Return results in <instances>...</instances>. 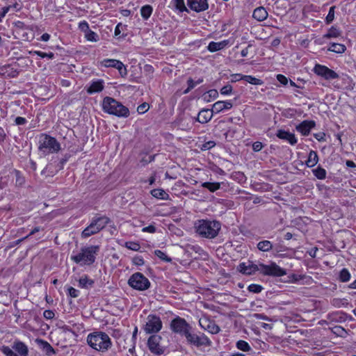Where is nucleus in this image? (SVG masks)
Segmentation results:
<instances>
[{"label":"nucleus","mask_w":356,"mask_h":356,"mask_svg":"<svg viewBox=\"0 0 356 356\" xmlns=\"http://www.w3.org/2000/svg\"><path fill=\"white\" fill-rule=\"evenodd\" d=\"M263 148V144L261 142L257 141L252 144V149L254 152H259Z\"/></svg>","instance_id":"nucleus-59"},{"label":"nucleus","mask_w":356,"mask_h":356,"mask_svg":"<svg viewBox=\"0 0 356 356\" xmlns=\"http://www.w3.org/2000/svg\"><path fill=\"white\" fill-rule=\"evenodd\" d=\"M261 273L264 275L282 277L286 275L285 269L282 268L275 262H272L270 265L260 264Z\"/></svg>","instance_id":"nucleus-9"},{"label":"nucleus","mask_w":356,"mask_h":356,"mask_svg":"<svg viewBox=\"0 0 356 356\" xmlns=\"http://www.w3.org/2000/svg\"><path fill=\"white\" fill-rule=\"evenodd\" d=\"M94 283V280L89 279L87 275H84L83 277H81L79 280V286L84 289L92 287Z\"/></svg>","instance_id":"nucleus-30"},{"label":"nucleus","mask_w":356,"mask_h":356,"mask_svg":"<svg viewBox=\"0 0 356 356\" xmlns=\"http://www.w3.org/2000/svg\"><path fill=\"white\" fill-rule=\"evenodd\" d=\"M37 342L47 355L50 356L56 353L54 348L47 341L42 339H38Z\"/></svg>","instance_id":"nucleus-25"},{"label":"nucleus","mask_w":356,"mask_h":356,"mask_svg":"<svg viewBox=\"0 0 356 356\" xmlns=\"http://www.w3.org/2000/svg\"><path fill=\"white\" fill-rule=\"evenodd\" d=\"M333 332L340 337H343L347 334L346 330L341 326H335L333 328Z\"/></svg>","instance_id":"nucleus-50"},{"label":"nucleus","mask_w":356,"mask_h":356,"mask_svg":"<svg viewBox=\"0 0 356 356\" xmlns=\"http://www.w3.org/2000/svg\"><path fill=\"white\" fill-rule=\"evenodd\" d=\"M315 127L314 121L304 120L296 127L298 131L300 132L302 136H308L311 129Z\"/></svg>","instance_id":"nucleus-15"},{"label":"nucleus","mask_w":356,"mask_h":356,"mask_svg":"<svg viewBox=\"0 0 356 356\" xmlns=\"http://www.w3.org/2000/svg\"><path fill=\"white\" fill-rule=\"evenodd\" d=\"M188 7L197 13L204 11L208 9L207 0H188Z\"/></svg>","instance_id":"nucleus-14"},{"label":"nucleus","mask_w":356,"mask_h":356,"mask_svg":"<svg viewBox=\"0 0 356 356\" xmlns=\"http://www.w3.org/2000/svg\"><path fill=\"white\" fill-rule=\"evenodd\" d=\"M277 137L280 139L287 140L291 145H294L297 143V139L295 134L289 131L279 129L276 134Z\"/></svg>","instance_id":"nucleus-19"},{"label":"nucleus","mask_w":356,"mask_h":356,"mask_svg":"<svg viewBox=\"0 0 356 356\" xmlns=\"http://www.w3.org/2000/svg\"><path fill=\"white\" fill-rule=\"evenodd\" d=\"M15 122L17 125H23V124H26V120L22 117H17L15 118Z\"/></svg>","instance_id":"nucleus-64"},{"label":"nucleus","mask_w":356,"mask_h":356,"mask_svg":"<svg viewBox=\"0 0 356 356\" xmlns=\"http://www.w3.org/2000/svg\"><path fill=\"white\" fill-rule=\"evenodd\" d=\"M102 108L105 113L118 116L119 118H127L129 115V110L113 97H106L102 102Z\"/></svg>","instance_id":"nucleus-3"},{"label":"nucleus","mask_w":356,"mask_h":356,"mask_svg":"<svg viewBox=\"0 0 356 356\" xmlns=\"http://www.w3.org/2000/svg\"><path fill=\"white\" fill-rule=\"evenodd\" d=\"M257 248L262 252H268L273 248V245L270 241L264 240L257 243Z\"/></svg>","instance_id":"nucleus-31"},{"label":"nucleus","mask_w":356,"mask_h":356,"mask_svg":"<svg viewBox=\"0 0 356 356\" xmlns=\"http://www.w3.org/2000/svg\"><path fill=\"white\" fill-rule=\"evenodd\" d=\"M151 194L153 197L157 199L168 200L169 198L168 194L161 188H155L152 190Z\"/></svg>","instance_id":"nucleus-29"},{"label":"nucleus","mask_w":356,"mask_h":356,"mask_svg":"<svg viewBox=\"0 0 356 356\" xmlns=\"http://www.w3.org/2000/svg\"><path fill=\"white\" fill-rule=\"evenodd\" d=\"M228 44L227 40H223L221 42H211L208 45V50L211 52H215L222 49Z\"/></svg>","instance_id":"nucleus-26"},{"label":"nucleus","mask_w":356,"mask_h":356,"mask_svg":"<svg viewBox=\"0 0 356 356\" xmlns=\"http://www.w3.org/2000/svg\"><path fill=\"white\" fill-rule=\"evenodd\" d=\"M19 71L10 65L0 67V75L6 77H16L19 74Z\"/></svg>","instance_id":"nucleus-18"},{"label":"nucleus","mask_w":356,"mask_h":356,"mask_svg":"<svg viewBox=\"0 0 356 356\" xmlns=\"http://www.w3.org/2000/svg\"><path fill=\"white\" fill-rule=\"evenodd\" d=\"M203 188H207L210 192H215L220 188L218 182H204L201 185Z\"/></svg>","instance_id":"nucleus-34"},{"label":"nucleus","mask_w":356,"mask_h":356,"mask_svg":"<svg viewBox=\"0 0 356 356\" xmlns=\"http://www.w3.org/2000/svg\"><path fill=\"white\" fill-rule=\"evenodd\" d=\"M194 228L200 237L213 239L221 229V223L216 220L201 219L195 222Z\"/></svg>","instance_id":"nucleus-1"},{"label":"nucleus","mask_w":356,"mask_h":356,"mask_svg":"<svg viewBox=\"0 0 356 356\" xmlns=\"http://www.w3.org/2000/svg\"><path fill=\"white\" fill-rule=\"evenodd\" d=\"M161 318L155 314H149L147 317L144 330L147 334L157 333L162 329Z\"/></svg>","instance_id":"nucleus-7"},{"label":"nucleus","mask_w":356,"mask_h":356,"mask_svg":"<svg viewBox=\"0 0 356 356\" xmlns=\"http://www.w3.org/2000/svg\"><path fill=\"white\" fill-rule=\"evenodd\" d=\"M313 173L314 176L318 179H324L326 177V170L321 166H318L316 169H314Z\"/></svg>","instance_id":"nucleus-39"},{"label":"nucleus","mask_w":356,"mask_h":356,"mask_svg":"<svg viewBox=\"0 0 356 356\" xmlns=\"http://www.w3.org/2000/svg\"><path fill=\"white\" fill-rule=\"evenodd\" d=\"M241 79L252 85L263 84V81L250 75H244L243 76H241Z\"/></svg>","instance_id":"nucleus-35"},{"label":"nucleus","mask_w":356,"mask_h":356,"mask_svg":"<svg viewBox=\"0 0 356 356\" xmlns=\"http://www.w3.org/2000/svg\"><path fill=\"white\" fill-rule=\"evenodd\" d=\"M10 6H5L2 8V11L0 13V22L2 21V19L5 17L6 13L10 10Z\"/></svg>","instance_id":"nucleus-63"},{"label":"nucleus","mask_w":356,"mask_h":356,"mask_svg":"<svg viewBox=\"0 0 356 356\" xmlns=\"http://www.w3.org/2000/svg\"><path fill=\"white\" fill-rule=\"evenodd\" d=\"M335 6H333L332 7L330 8V10H329V12H328V14L325 18V23L327 24H330L334 19V10H335Z\"/></svg>","instance_id":"nucleus-47"},{"label":"nucleus","mask_w":356,"mask_h":356,"mask_svg":"<svg viewBox=\"0 0 356 356\" xmlns=\"http://www.w3.org/2000/svg\"><path fill=\"white\" fill-rule=\"evenodd\" d=\"M104 88V81L99 79L91 83L90 86L87 89V92L89 94L99 92L103 90Z\"/></svg>","instance_id":"nucleus-22"},{"label":"nucleus","mask_w":356,"mask_h":356,"mask_svg":"<svg viewBox=\"0 0 356 356\" xmlns=\"http://www.w3.org/2000/svg\"><path fill=\"white\" fill-rule=\"evenodd\" d=\"M233 106L231 101H218L213 104L212 111L219 113L223 110H229Z\"/></svg>","instance_id":"nucleus-21"},{"label":"nucleus","mask_w":356,"mask_h":356,"mask_svg":"<svg viewBox=\"0 0 356 356\" xmlns=\"http://www.w3.org/2000/svg\"><path fill=\"white\" fill-rule=\"evenodd\" d=\"M149 106L147 103H143L138 106L137 111L139 113H145L149 109Z\"/></svg>","instance_id":"nucleus-54"},{"label":"nucleus","mask_w":356,"mask_h":356,"mask_svg":"<svg viewBox=\"0 0 356 356\" xmlns=\"http://www.w3.org/2000/svg\"><path fill=\"white\" fill-rule=\"evenodd\" d=\"M170 329L173 332L184 336L188 330H192V327L184 318L177 316L172 320Z\"/></svg>","instance_id":"nucleus-10"},{"label":"nucleus","mask_w":356,"mask_h":356,"mask_svg":"<svg viewBox=\"0 0 356 356\" xmlns=\"http://www.w3.org/2000/svg\"><path fill=\"white\" fill-rule=\"evenodd\" d=\"M268 12L265 8L260 6L255 8L253 11L252 17L258 22H262L268 17Z\"/></svg>","instance_id":"nucleus-23"},{"label":"nucleus","mask_w":356,"mask_h":356,"mask_svg":"<svg viewBox=\"0 0 356 356\" xmlns=\"http://www.w3.org/2000/svg\"><path fill=\"white\" fill-rule=\"evenodd\" d=\"M142 231L143 232H149V233H155L156 232V227L152 225H150L147 227H145L142 229Z\"/></svg>","instance_id":"nucleus-62"},{"label":"nucleus","mask_w":356,"mask_h":356,"mask_svg":"<svg viewBox=\"0 0 356 356\" xmlns=\"http://www.w3.org/2000/svg\"><path fill=\"white\" fill-rule=\"evenodd\" d=\"M85 37L88 41L97 42L99 40V35L90 29L85 33Z\"/></svg>","instance_id":"nucleus-43"},{"label":"nucleus","mask_w":356,"mask_h":356,"mask_svg":"<svg viewBox=\"0 0 356 356\" xmlns=\"http://www.w3.org/2000/svg\"><path fill=\"white\" fill-rule=\"evenodd\" d=\"M162 337L158 334L150 336L147 340V346L151 353L161 355L164 353L165 349L160 345Z\"/></svg>","instance_id":"nucleus-11"},{"label":"nucleus","mask_w":356,"mask_h":356,"mask_svg":"<svg viewBox=\"0 0 356 356\" xmlns=\"http://www.w3.org/2000/svg\"><path fill=\"white\" fill-rule=\"evenodd\" d=\"M68 293H69V295L72 297V298H77L79 295V291L73 288L72 286H70L68 287Z\"/></svg>","instance_id":"nucleus-57"},{"label":"nucleus","mask_w":356,"mask_h":356,"mask_svg":"<svg viewBox=\"0 0 356 356\" xmlns=\"http://www.w3.org/2000/svg\"><path fill=\"white\" fill-rule=\"evenodd\" d=\"M350 279V274L348 269L343 268L339 273V280L342 282H348Z\"/></svg>","instance_id":"nucleus-40"},{"label":"nucleus","mask_w":356,"mask_h":356,"mask_svg":"<svg viewBox=\"0 0 356 356\" xmlns=\"http://www.w3.org/2000/svg\"><path fill=\"white\" fill-rule=\"evenodd\" d=\"M99 232V228H98L93 220H92L90 224L82 232L81 236L83 238H88L95 234L98 233Z\"/></svg>","instance_id":"nucleus-24"},{"label":"nucleus","mask_w":356,"mask_h":356,"mask_svg":"<svg viewBox=\"0 0 356 356\" xmlns=\"http://www.w3.org/2000/svg\"><path fill=\"white\" fill-rule=\"evenodd\" d=\"M154 254L158 257L160 259H161L162 261H164L165 262H171L172 261V259L170 257H169L168 256H167L165 254V253H164L163 251L160 250H156L154 251Z\"/></svg>","instance_id":"nucleus-45"},{"label":"nucleus","mask_w":356,"mask_h":356,"mask_svg":"<svg viewBox=\"0 0 356 356\" xmlns=\"http://www.w3.org/2000/svg\"><path fill=\"white\" fill-rule=\"evenodd\" d=\"M200 324L202 327L213 334L218 333L220 330L219 326L216 325L213 321L203 320L200 321Z\"/></svg>","instance_id":"nucleus-16"},{"label":"nucleus","mask_w":356,"mask_h":356,"mask_svg":"<svg viewBox=\"0 0 356 356\" xmlns=\"http://www.w3.org/2000/svg\"><path fill=\"white\" fill-rule=\"evenodd\" d=\"M34 54L38 55V56L41 57V58H49L50 59H52L54 58V53L52 52H49V53H45V52H42V51H34Z\"/></svg>","instance_id":"nucleus-51"},{"label":"nucleus","mask_w":356,"mask_h":356,"mask_svg":"<svg viewBox=\"0 0 356 356\" xmlns=\"http://www.w3.org/2000/svg\"><path fill=\"white\" fill-rule=\"evenodd\" d=\"M38 149L44 154L56 153L60 149V145L55 138L42 134L40 136Z\"/></svg>","instance_id":"nucleus-5"},{"label":"nucleus","mask_w":356,"mask_h":356,"mask_svg":"<svg viewBox=\"0 0 356 356\" xmlns=\"http://www.w3.org/2000/svg\"><path fill=\"white\" fill-rule=\"evenodd\" d=\"M328 50L337 54H342L346 50L344 44L339 43H331Z\"/></svg>","instance_id":"nucleus-32"},{"label":"nucleus","mask_w":356,"mask_h":356,"mask_svg":"<svg viewBox=\"0 0 356 356\" xmlns=\"http://www.w3.org/2000/svg\"><path fill=\"white\" fill-rule=\"evenodd\" d=\"M232 86L229 84L223 86L220 89V93L222 95H227L232 94Z\"/></svg>","instance_id":"nucleus-53"},{"label":"nucleus","mask_w":356,"mask_h":356,"mask_svg":"<svg viewBox=\"0 0 356 356\" xmlns=\"http://www.w3.org/2000/svg\"><path fill=\"white\" fill-rule=\"evenodd\" d=\"M125 247L134 251H138L140 248V245L135 242H127Z\"/></svg>","instance_id":"nucleus-52"},{"label":"nucleus","mask_w":356,"mask_h":356,"mask_svg":"<svg viewBox=\"0 0 356 356\" xmlns=\"http://www.w3.org/2000/svg\"><path fill=\"white\" fill-rule=\"evenodd\" d=\"M129 285L138 291H145L150 287L149 280L140 273H134L128 280Z\"/></svg>","instance_id":"nucleus-6"},{"label":"nucleus","mask_w":356,"mask_h":356,"mask_svg":"<svg viewBox=\"0 0 356 356\" xmlns=\"http://www.w3.org/2000/svg\"><path fill=\"white\" fill-rule=\"evenodd\" d=\"M172 2L175 8L179 12H188V8L185 6L184 0H172Z\"/></svg>","instance_id":"nucleus-36"},{"label":"nucleus","mask_w":356,"mask_h":356,"mask_svg":"<svg viewBox=\"0 0 356 356\" xmlns=\"http://www.w3.org/2000/svg\"><path fill=\"white\" fill-rule=\"evenodd\" d=\"M152 7L149 5H145L140 9L141 16L144 19H147L152 13Z\"/></svg>","instance_id":"nucleus-37"},{"label":"nucleus","mask_w":356,"mask_h":356,"mask_svg":"<svg viewBox=\"0 0 356 356\" xmlns=\"http://www.w3.org/2000/svg\"><path fill=\"white\" fill-rule=\"evenodd\" d=\"M236 347L242 351H248L251 349L248 342L243 340H239L236 342Z\"/></svg>","instance_id":"nucleus-44"},{"label":"nucleus","mask_w":356,"mask_h":356,"mask_svg":"<svg viewBox=\"0 0 356 356\" xmlns=\"http://www.w3.org/2000/svg\"><path fill=\"white\" fill-rule=\"evenodd\" d=\"M79 29L85 33L90 30L89 25L86 21L79 23Z\"/></svg>","instance_id":"nucleus-55"},{"label":"nucleus","mask_w":356,"mask_h":356,"mask_svg":"<svg viewBox=\"0 0 356 356\" xmlns=\"http://www.w3.org/2000/svg\"><path fill=\"white\" fill-rule=\"evenodd\" d=\"M341 31L335 26H332L326 34L324 35L325 38H337L340 36Z\"/></svg>","instance_id":"nucleus-38"},{"label":"nucleus","mask_w":356,"mask_h":356,"mask_svg":"<svg viewBox=\"0 0 356 356\" xmlns=\"http://www.w3.org/2000/svg\"><path fill=\"white\" fill-rule=\"evenodd\" d=\"M115 68L118 70L120 74L123 77L127 74V70L124 65L121 62L118 61L115 66Z\"/></svg>","instance_id":"nucleus-48"},{"label":"nucleus","mask_w":356,"mask_h":356,"mask_svg":"<svg viewBox=\"0 0 356 356\" xmlns=\"http://www.w3.org/2000/svg\"><path fill=\"white\" fill-rule=\"evenodd\" d=\"M97 227L99 228V231L104 229L109 222L110 219L106 216H101L92 220Z\"/></svg>","instance_id":"nucleus-28"},{"label":"nucleus","mask_w":356,"mask_h":356,"mask_svg":"<svg viewBox=\"0 0 356 356\" xmlns=\"http://www.w3.org/2000/svg\"><path fill=\"white\" fill-rule=\"evenodd\" d=\"M1 350L6 356H18L13 348H11L9 346H3Z\"/></svg>","instance_id":"nucleus-46"},{"label":"nucleus","mask_w":356,"mask_h":356,"mask_svg":"<svg viewBox=\"0 0 356 356\" xmlns=\"http://www.w3.org/2000/svg\"><path fill=\"white\" fill-rule=\"evenodd\" d=\"M87 343L92 348L102 352L108 350L112 346L110 337L104 332L89 334L87 337Z\"/></svg>","instance_id":"nucleus-2"},{"label":"nucleus","mask_w":356,"mask_h":356,"mask_svg":"<svg viewBox=\"0 0 356 356\" xmlns=\"http://www.w3.org/2000/svg\"><path fill=\"white\" fill-rule=\"evenodd\" d=\"M318 161V156L317 152L311 150L309 153L308 159L306 161V165L309 168H312L317 164Z\"/></svg>","instance_id":"nucleus-27"},{"label":"nucleus","mask_w":356,"mask_h":356,"mask_svg":"<svg viewBox=\"0 0 356 356\" xmlns=\"http://www.w3.org/2000/svg\"><path fill=\"white\" fill-rule=\"evenodd\" d=\"M13 349L17 352L18 356H28L29 349L27 346L22 341H15L13 345Z\"/></svg>","instance_id":"nucleus-20"},{"label":"nucleus","mask_w":356,"mask_h":356,"mask_svg":"<svg viewBox=\"0 0 356 356\" xmlns=\"http://www.w3.org/2000/svg\"><path fill=\"white\" fill-rule=\"evenodd\" d=\"M216 145V143L213 140H209L205 143L202 146V149H209Z\"/></svg>","instance_id":"nucleus-61"},{"label":"nucleus","mask_w":356,"mask_h":356,"mask_svg":"<svg viewBox=\"0 0 356 356\" xmlns=\"http://www.w3.org/2000/svg\"><path fill=\"white\" fill-rule=\"evenodd\" d=\"M43 316L46 319L50 320V319L54 318L55 314L52 310L47 309V310H44V312H43Z\"/></svg>","instance_id":"nucleus-58"},{"label":"nucleus","mask_w":356,"mask_h":356,"mask_svg":"<svg viewBox=\"0 0 356 356\" xmlns=\"http://www.w3.org/2000/svg\"><path fill=\"white\" fill-rule=\"evenodd\" d=\"M277 79L282 85H286L287 83H288L287 78L285 76L282 75V74H277Z\"/></svg>","instance_id":"nucleus-60"},{"label":"nucleus","mask_w":356,"mask_h":356,"mask_svg":"<svg viewBox=\"0 0 356 356\" xmlns=\"http://www.w3.org/2000/svg\"><path fill=\"white\" fill-rule=\"evenodd\" d=\"M260 264H255L252 261H248L247 263L240 264L238 266V270L244 275H250L254 274L257 271L261 273Z\"/></svg>","instance_id":"nucleus-13"},{"label":"nucleus","mask_w":356,"mask_h":356,"mask_svg":"<svg viewBox=\"0 0 356 356\" xmlns=\"http://www.w3.org/2000/svg\"><path fill=\"white\" fill-rule=\"evenodd\" d=\"M248 289L250 292L259 293L262 291L263 287L259 284H252L248 286Z\"/></svg>","instance_id":"nucleus-49"},{"label":"nucleus","mask_w":356,"mask_h":356,"mask_svg":"<svg viewBox=\"0 0 356 356\" xmlns=\"http://www.w3.org/2000/svg\"><path fill=\"white\" fill-rule=\"evenodd\" d=\"M313 71L316 74L323 77L325 80H331L339 78V74L337 72L321 64H316Z\"/></svg>","instance_id":"nucleus-12"},{"label":"nucleus","mask_w":356,"mask_h":356,"mask_svg":"<svg viewBox=\"0 0 356 356\" xmlns=\"http://www.w3.org/2000/svg\"><path fill=\"white\" fill-rule=\"evenodd\" d=\"M99 251V245H90L81 248V252L71 257V259L81 265H91L96 259V254Z\"/></svg>","instance_id":"nucleus-4"},{"label":"nucleus","mask_w":356,"mask_h":356,"mask_svg":"<svg viewBox=\"0 0 356 356\" xmlns=\"http://www.w3.org/2000/svg\"><path fill=\"white\" fill-rule=\"evenodd\" d=\"M132 262L136 266H142L144 264L143 258L141 256H136L132 259Z\"/></svg>","instance_id":"nucleus-56"},{"label":"nucleus","mask_w":356,"mask_h":356,"mask_svg":"<svg viewBox=\"0 0 356 356\" xmlns=\"http://www.w3.org/2000/svg\"><path fill=\"white\" fill-rule=\"evenodd\" d=\"M118 60L115 59H104L102 61H101V65L105 67L115 68V66L118 64Z\"/></svg>","instance_id":"nucleus-41"},{"label":"nucleus","mask_w":356,"mask_h":356,"mask_svg":"<svg viewBox=\"0 0 356 356\" xmlns=\"http://www.w3.org/2000/svg\"><path fill=\"white\" fill-rule=\"evenodd\" d=\"M15 176V185L17 186H22L25 183L24 177L21 175L19 170L14 171Z\"/></svg>","instance_id":"nucleus-42"},{"label":"nucleus","mask_w":356,"mask_h":356,"mask_svg":"<svg viewBox=\"0 0 356 356\" xmlns=\"http://www.w3.org/2000/svg\"><path fill=\"white\" fill-rule=\"evenodd\" d=\"M202 97L205 102H209L216 99L218 97V92L216 90L211 89L204 93Z\"/></svg>","instance_id":"nucleus-33"},{"label":"nucleus","mask_w":356,"mask_h":356,"mask_svg":"<svg viewBox=\"0 0 356 356\" xmlns=\"http://www.w3.org/2000/svg\"><path fill=\"white\" fill-rule=\"evenodd\" d=\"M184 336L186 337L188 343L196 347H200L202 346H209L211 344V341L207 336H205L204 334L198 336L194 333H192V330H188Z\"/></svg>","instance_id":"nucleus-8"},{"label":"nucleus","mask_w":356,"mask_h":356,"mask_svg":"<svg viewBox=\"0 0 356 356\" xmlns=\"http://www.w3.org/2000/svg\"><path fill=\"white\" fill-rule=\"evenodd\" d=\"M213 113L212 109L203 108L199 112L196 120L201 124L207 123L211 120Z\"/></svg>","instance_id":"nucleus-17"}]
</instances>
